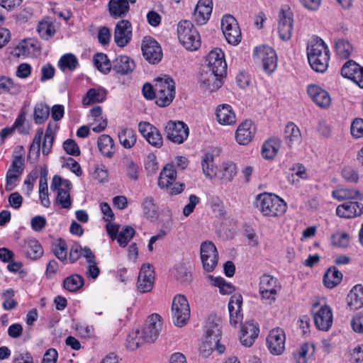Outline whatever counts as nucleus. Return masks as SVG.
I'll list each match as a JSON object with an SVG mask.
<instances>
[{
    "label": "nucleus",
    "instance_id": "1",
    "mask_svg": "<svg viewBox=\"0 0 363 363\" xmlns=\"http://www.w3.org/2000/svg\"><path fill=\"white\" fill-rule=\"evenodd\" d=\"M255 205L263 216L279 218L287 210V204L279 196L272 193H262L256 196Z\"/></svg>",
    "mask_w": 363,
    "mask_h": 363
},
{
    "label": "nucleus",
    "instance_id": "2",
    "mask_svg": "<svg viewBox=\"0 0 363 363\" xmlns=\"http://www.w3.org/2000/svg\"><path fill=\"white\" fill-rule=\"evenodd\" d=\"M308 62L317 72H324L328 67L329 50L322 39L312 40L307 48Z\"/></svg>",
    "mask_w": 363,
    "mask_h": 363
},
{
    "label": "nucleus",
    "instance_id": "3",
    "mask_svg": "<svg viewBox=\"0 0 363 363\" xmlns=\"http://www.w3.org/2000/svg\"><path fill=\"white\" fill-rule=\"evenodd\" d=\"M177 36L180 43L187 50H196L201 46L199 33L189 21L184 20L179 22Z\"/></svg>",
    "mask_w": 363,
    "mask_h": 363
},
{
    "label": "nucleus",
    "instance_id": "4",
    "mask_svg": "<svg viewBox=\"0 0 363 363\" xmlns=\"http://www.w3.org/2000/svg\"><path fill=\"white\" fill-rule=\"evenodd\" d=\"M156 91L155 103L160 107L169 106L175 96V84L174 80L165 75L163 78H157L155 83Z\"/></svg>",
    "mask_w": 363,
    "mask_h": 363
},
{
    "label": "nucleus",
    "instance_id": "5",
    "mask_svg": "<svg viewBox=\"0 0 363 363\" xmlns=\"http://www.w3.org/2000/svg\"><path fill=\"white\" fill-rule=\"evenodd\" d=\"M190 306L185 296L177 294L172 301V320L177 327L185 325L190 318Z\"/></svg>",
    "mask_w": 363,
    "mask_h": 363
},
{
    "label": "nucleus",
    "instance_id": "6",
    "mask_svg": "<svg viewBox=\"0 0 363 363\" xmlns=\"http://www.w3.org/2000/svg\"><path fill=\"white\" fill-rule=\"evenodd\" d=\"M281 290L278 279L269 274H264L260 277L259 291L262 299L268 304L275 302L277 296Z\"/></svg>",
    "mask_w": 363,
    "mask_h": 363
},
{
    "label": "nucleus",
    "instance_id": "7",
    "mask_svg": "<svg viewBox=\"0 0 363 363\" xmlns=\"http://www.w3.org/2000/svg\"><path fill=\"white\" fill-rule=\"evenodd\" d=\"M253 59L256 62L262 63L263 69L267 74L272 73L277 68V54L269 46L256 47L253 52Z\"/></svg>",
    "mask_w": 363,
    "mask_h": 363
},
{
    "label": "nucleus",
    "instance_id": "8",
    "mask_svg": "<svg viewBox=\"0 0 363 363\" xmlns=\"http://www.w3.org/2000/svg\"><path fill=\"white\" fill-rule=\"evenodd\" d=\"M221 29L228 43L235 45L241 41V30L237 20L233 16H223L221 20Z\"/></svg>",
    "mask_w": 363,
    "mask_h": 363
},
{
    "label": "nucleus",
    "instance_id": "9",
    "mask_svg": "<svg viewBox=\"0 0 363 363\" xmlns=\"http://www.w3.org/2000/svg\"><path fill=\"white\" fill-rule=\"evenodd\" d=\"M161 329V316L153 313L147 318L140 333L146 342L152 343L158 337Z\"/></svg>",
    "mask_w": 363,
    "mask_h": 363
},
{
    "label": "nucleus",
    "instance_id": "10",
    "mask_svg": "<svg viewBox=\"0 0 363 363\" xmlns=\"http://www.w3.org/2000/svg\"><path fill=\"white\" fill-rule=\"evenodd\" d=\"M141 50L144 58L150 64H157L162 58L161 46L152 37L146 36L143 38Z\"/></svg>",
    "mask_w": 363,
    "mask_h": 363
},
{
    "label": "nucleus",
    "instance_id": "11",
    "mask_svg": "<svg viewBox=\"0 0 363 363\" xmlns=\"http://www.w3.org/2000/svg\"><path fill=\"white\" fill-rule=\"evenodd\" d=\"M200 255L203 269L208 272L213 271L218 261V252L215 245L211 241L203 242Z\"/></svg>",
    "mask_w": 363,
    "mask_h": 363
},
{
    "label": "nucleus",
    "instance_id": "12",
    "mask_svg": "<svg viewBox=\"0 0 363 363\" xmlns=\"http://www.w3.org/2000/svg\"><path fill=\"white\" fill-rule=\"evenodd\" d=\"M207 65L203 68L218 74V76H226L227 64L224 58V53L220 49L211 51L206 57Z\"/></svg>",
    "mask_w": 363,
    "mask_h": 363
},
{
    "label": "nucleus",
    "instance_id": "13",
    "mask_svg": "<svg viewBox=\"0 0 363 363\" xmlns=\"http://www.w3.org/2000/svg\"><path fill=\"white\" fill-rule=\"evenodd\" d=\"M286 335L283 329L276 328L272 329L267 338V347L274 355L281 354L285 350Z\"/></svg>",
    "mask_w": 363,
    "mask_h": 363
},
{
    "label": "nucleus",
    "instance_id": "14",
    "mask_svg": "<svg viewBox=\"0 0 363 363\" xmlns=\"http://www.w3.org/2000/svg\"><path fill=\"white\" fill-rule=\"evenodd\" d=\"M155 282V272L150 264H143L140 268L137 281V289L140 293L152 291Z\"/></svg>",
    "mask_w": 363,
    "mask_h": 363
},
{
    "label": "nucleus",
    "instance_id": "15",
    "mask_svg": "<svg viewBox=\"0 0 363 363\" xmlns=\"http://www.w3.org/2000/svg\"><path fill=\"white\" fill-rule=\"evenodd\" d=\"M224 77L210 69L203 68L199 76V82L205 91L213 92L221 87Z\"/></svg>",
    "mask_w": 363,
    "mask_h": 363
},
{
    "label": "nucleus",
    "instance_id": "16",
    "mask_svg": "<svg viewBox=\"0 0 363 363\" xmlns=\"http://www.w3.org/2000/svg\"><path fill=\"white\" fill-rule=\"evenodd\" d=\"M293 13L290 9H281L279 13L278 24V32L281 40H289L292 35L293 31Z\"/></svg>",
    "mask_w": 363,
    "mask_h": 363
},
{
    "label": "nucleus",
    "instance_id": "17",
    "mask_svg": "<svg viewBox=\"0 0 363 363\" xmlns=\"http://www.w3.org/2000/svg\"><path fill=\"white\" fill-rule=\"evenodd\" d=\"M242 305V296L241 294H235L230 297L228 303L230 323L235 328L241 324L243 319V314L241 311Z\"/></svg>",
    "mask_w": 363,
    "mask_h": 363
},
{
    "label": "nucleus",
    "instance_id": "18",
    "mask_svg": "<svg viewBox=\"0 0 363 363\" xmlns=\"http://www.w3.org/2000/svg\"><path fill=\"white\" fill-rule=\"evenodd\" d=\"M132 38V26L128 20H120L115 26V43L123 48Z\"/></svg>",
    "mask_w": 363,
    "mask_h": 363
},
{
    "label": "nucleus",
    "instance_id": "19",
    "mask_svg": "<svg viewBox=\"0 0 363 363\" xmlns=\"http://www.w3.org/2000/svg\"><path fill=\"white\" fill-rule=\"evenodd\" d=\"M313 319L316 328L320 330H328L333 324V313L328 306H321L313 313Z\"/></svg>",
    "mask_w": 363,
    "mask_h": 363
},
{
    "label": "nucleus",
    "instance_id": "20",
    "mask_svg": "<svg viewBox=\"0 0 363 363\" xmlns=\"http://www.w3.org/2000/svg\"><path fill=\"white\" fill-rule=\"evenodd\" d=\"M259 333V328L257 323L253 321L245 323L240 330V340L242 345L251 347Z\"/></svg>",
    "mask_w": 363,
    "mask_h": 363
},
{
    "label": "nucleus",
    "instance_id": "21",
    "mask_svg": "<svg viewBox=\"0 0 363 363\" xmlns=\"http://www.w3.org/2000/svg\"><path fill=\"white\" fill-rule=\"evenodd\" d=\"M307 93L312 101L321 108H328L331 103L330 96L327 91L316 84H309Z\"/></svg>",
    "mask_w": 363,
    "mask_h": 363
},
{
    "label": "nucleus",
    "instance_id": "22",
    "mask_svg": "<svg viewBox=\"0 0 363 363\" xmlns=\"http://www.w3.org/2000/svg\"><path fill=\"white\" fill-rule=\"evenodd\" d=\"M363 213V204L357 201H348L339 205L336 214L340 218H352Z\"/></svg>",
    "mask_w": 363,
    "mask_h": 363
},
{
    "label": "nucleus",
    "instance_id": "23",
    "mask_svg": "<svg viewBox=\"0 0 363 363\" xmlns=\"http://www.w3.org/2000/svg\"><path fill=\"white\" fill-rule=\"evenodd\" d=\"M212 9V0H199L194 12V19L196 23L205 24L210 18Z\"/></svg>",
    "mask_w": 363,
    "mask_h": 363
},
{
    "label": "nucleus",
    "instance_id": "24",
    "mask_svg": "<svg viewBox=\"0 0 363 363\" xmlns=\"http://www.w3.org/2000/svg\"><path fill=\"white\" fill-rule=\"evenodd\" d=\"M28 135V125L26 123V116L24 113H20L16 119L14 123L11 127H6L0 132V136H9L13 134Z\"/></svg>",
    "mask_w": 363,
    "mask_h": 363
},
{
    "label": "nucleus",
    "instance_id": "25",
    "mask_svg": "<svg viewBox=\"0 0 363 363\" xmlns=\"http://www.w3.org/2000/svg\"><path fill=\"white\" fill-rule=\"evenodd\" d=\"M18 55H22L28 57H35L40 53V47L38 41L33 38H29L21 41L17 46Z\"/></svg>",
    "mask_w": 363,
    "mask_h": 363
},
{
    "label": "nucleus",
    "instance_id": "26",
    "mask_svg": "<svg viewBox=\"0 0 363 363\" xmlns=\"http://www.w3.org/2000/svg\"><path fill=\"white\" fill-rule=\"evenodd\" d=\"M218 122L221 125H231L235 123V113L229 104L218 105L216 110Z\"/></svg>",
    "mask_w": 363,
    "mask_h": 363
},
{
    "label": "nucleus",
    "instance_id": "27",
    "mask_svg": "<svg viewBox=\"0 0 363 363\" xmlns=\"http://www.w3.org/2000/svg\"><path fill=\"white\" fill-rule=\"evenodd\" d=\"M53 140L54 138H34L30 145V154H35V156L38 157L41 149L43 155H48Z\"/></svg>",
    "mask_w": 363,
    "mask_h": 363
},
{
    "label": "nucleus",
    "instance_id": "28",
    "mask_svg": "<svg viewBox=\"0 0 363 363\" xmlns=\"http://www.w3.org/2000/svg\"><path fill=\"white\" fill-rule=\"evenodd\" d=\"M164 130L167 136H189V134L188 125L182 121H169Z\"/></svg>",
    "mask_w": 363,
    "mask_h": 363
},
{
    "label": "nucleus",
    "instance_id": "29",
    "mask_svg": "<svg viewBox=\"0 0 363 363\" xmlns=\"http://www.w3.org/2000/svg\"><path fill=\"white\" fill-rule=\"evenodd\" d=\"M23 248L26 257L31 259H39L43 255V248L35 239L26 240Z\"/></svg>",
    "mask_w": 363,
    "mask_h": 363
},
{
    "label": "nucleus",
    "instance_id": "30",
    "mask_svg": "<svg viewBox=\"0 0 363 363\" xmlns=\"http://www.w3.org/2000/svg\"><path fill=\"white\" fill-rule=\"evenodd\" d=\"M347 303L352 310L363 306V286L360 284L354 286L347 296Z\"/></svg>",
    "mask_w": 363,
    "mask_h": 363
},
{
    "label": "nucleus",
    "instance_id": "31",
    "mask_svg": "<svg viewBox=\"0 0 363 363\" xmlns=\"http://www.w3.org/2000/svg\"><path fill=\"white\" fill-rule=\"evenodd\" d=\"M280 148L278 138H269L262 145V155L265 160H272Z\"/></svg>",
    "mask_w": 363,
    "mask_h": 363
},
{
    "label": "nucleus",
    "instance_id": "32",
    "mask_svg": "<svg viewBox=\"0 0 363 363\" xmlns=\"http://www.w3.org/2000/svg\"><path fill=\"white\" fill-rule=\"evenodd\" d=\"M177 178V172L173 165L167 164L160 172L158 185L160 188H168Z\"/></svg>",
    "mask_w": 363,
    "mask_h": 363
},
{
    "label": "nucleus",
    "instance_id": "33",
    "mask_svg": "<svg viewBox=\"0 0 363 363\" xmlns=\"http://www.w3.org/2000/svg\"><path fill=\"white\" fill-rule=\"evenodd\" d=\"M332 196L340 201L344 200H361L363 199V194L359 190L354 189H338L333 191Z\"/></svg>",
    "mask_w": 363,
    "mask_h": 363
},
{
    "label": "nucleus",
    "instance_id": "34",
    "mask_svg": "<svg viewBox=\"0 0 363 363\" xmlns=\"http://www.w3.org/2000/svg\"><path fill=\"white\" fill-rule=\"evenodd\" d=\"M135 68L134 61L127 55H121L115 59V72L121 74H128Z\"/></svg>",
    "mask_w": 363,
    "mask_h": 363
},
{
    "label": "nucleus",
    "instance_id": "35",
    "mask_svg": "<svg viewBox=\"0 0 363 363\" xmlns=\"http://www.w3.org/2000/svg\"><path fill=\"white\" fill-rule=\"evenodd\" d=\"M119 225L115 224V239L121 247H125L135 235V230L130 226H124L119 231Z\"/></svg>",
    "mask_w": 363,
    "mask_h": 363
},
{
    "label": "nucleus",
    "instance_id": "36",
    "mask_svg": "<svg viewBox=\"0 0 363 363\" xmlns=\"http://www.w3.org/2000/svg\"><path fill=\"white\" fill-rule=\"evenodd\" d=\"M144 216L147 219H156L159 216L158 206L152 196H146L141 203Z\"/></svg>",
    "mask_w": 363,
    "mask_h": 363
},
{
    "label": "nucleus",
    "instance_id": "37",
    "mask_svg": "<svg viewBox=\"0 0 363 363\" xmlns=\"http://www.w3.org/2000/svg\"><path fill=\"white\" fill-rule=\"evenodd\" d=\"M106 96V92L103 89L92 88L88 90L82 99L84 106H89L95 103L103 101Z\"/></svg>",
    "mask_w": 363,
    "mask_h": 363
},
{
    "label": "nucleus",
    "instance_id": "38",
    "mask_svg": "<svg viewBox=\"0 0 363 363\" xmlns=\"http://www.w3.org/2000/svg\"><path fill=\"white\" fill-rule=\"evenodd\" d=\"M342 279V274L335 267H330L325 272L323 283L327 288L333 289Z\"/></svg>",
    "mask_w": 363,
    "mask_h": 363
},
{
    "label": "nucleus",
    "instance_id": "39",
    "mask_svg": "<svg viewBox=\"0 0 363 363\" xmlns=\"http://www.w3.org/2000/svg\"><path fill=\"white\" fill-rule=\"evenodd\" d=\"M37 32L42 39L48 40L55 33V26L48 18H44L38 23Z\"/></svg>",
    "mask_w": 363,
    "mask_h": 363
},
{
    "label": "nucleus",
    "instance_id": "40",
    "mask_svg": "<svg viewBox=\"0 0 363 363\" xmlns=\"http://www.w3.org/2000/svg\"><path fill=\"white\" fill-rule=\"evenodd\" d=\"M107 125L106 120L101 118L100 121H94V123L89 124V125L81 126L77 132V136H87L90 130H92L96 133H99L104 130Z\"/></svg>",
    "mask_w": 363,
    "mask_h": 363
},
{
    "label": "nucleus",
    "instance_id": "41",
    "mask_svg": "<svg viewBox=\"0 0 363 363\" xmlns=\"http://www.w3.org/2000/svg\"><path fill=\"white\" fill-rule=\"evenodd\" d=\"M84 284V278L77 274H73L66 277L63 281L64 289L70 292L77 291Z\"/></svg>",
    "mask_w": 363,
    "mask_h": 363
},
{
    "label": "nucleus",
    "instance_id": "42",
    "mask_svg": "<svg viewBox=\"0 0 363 363\" xmlns=\"http://www.w3.org/2000/svg\"><path fill=\"white\" fill-rule=\"evenodd\" d=\"M77 58L72 53L62 55L58 61V67L62 71H74L78 66Z\"/></svg>",
    "mask_w": 363,
    "mask_h": 363
},
{
    "label": "nucleus",
    "instance_id": "43",
    "mask_svg": "<svg viewBox=\"0 0 363 363\" xmlns=\"http://www.w3.org/2000/svg\"><path fill=\"white\" fill-rule=\"evenodd\" d=\"M50 114V107L43 103H38L34 107L33 119L37 124L43 123Z\"/></svg>",
    "mask_w": 363,
    "mask_h": 363
},
{
    "label": "nucleus",
    "instance_id": "44",
    "mask_svg": "<svg viewBox=\"0 0 363 363\" xmlns=\"http://www.w3.org/2000/svg\"><path fill=\"white\" fill-rule=\"evenodd\" d=\"M337 55L342 59L348 58L353 50L352 45L347 40L337 38L335 40Z\"/></svg>",
    "mask_w": 363,
    "mask_h": 363
},
{
    "label": "nucleus",
    "instance_id": "45",
    "mask_svg": "<svg viewBox=\"0 0 363 363\" xmlns=\"http://www.w3.org/2000/svg\"><path fill=\"white\" fill-rule=\"evenodd\" d=\"M145 342L140 335V330L136 329L128 334L126 339V347L130 350H135Z\"/></svg>",
    "mask_w": 363,
    "mask_h": 363
},
{
    "label": "nucleus",
    "instance_id": "46",
    "mask_svg": "<svg viewBox=\"0 0 363 363\" xmlns=\"http://www.w3.org/2000/svg\"><path fill=\"white\" fill-rule=\"evenodd\" d=\"M201 166L206 177L212 179L217 176V172L213 165V157L211 154L206 153L203 156Z\"/></svg>",
    "mask_w": 363,
    "mask_h": 363
},
{
    "label": "nucleus",
    "instance_id": "47",
    "mask_svg": "<svg viewBox=\"0 0 363 363\" xmlns=\"http://www.w3.org/2000/svg\"><path fill=\"white\" fill-rule=\"evenodd\" d=\"M237 173L236 166L233 163H223L217 176L223 182H230Z\"/></svg>",
    "mask_w": 363,
    "mask_h": 363
},
{
    "label": "nucleus",
    "instance_id": "48",
    "mask_svg": "<svg viewBox=\"0 0 363 363\" xmlns=\"http://www.w3.org/2000/svg\"><path fill=\"white\" fill-rule=\"evenodd\" d=\"M123 166L125 169L127 177L133 181H137L139 178L140 168L130 158L125 157L123 160Z\"/></svg>",
    "mask_w": 363,
    "mask_h": 363
},
{
    "label": "nucleus",
    "instance_id": "49",
    "mask_svg": "<svg viewBox=\"0 0 363 363\" xmlns=\"http://www.w3.org/2000/svg\"><path fill=\"white\" fill-rule=\"evenodd\" d=\"M100 207L102 213L104 215V219L107 221V223L106 224L107 233L111 239L113 241V223L111 220L113 216L112 210L110 206L106 202L101 203L100 204Z\"/></svg>",
    "mask_w": 363,
    "mask_h": 363
},
{
    "label": "nucleus",
    "instance_id": "50",
    "mask_svg": "<svg viewBox=\"0 0 363 363\" xmlns=\"http://www.w3.org/2000/svg\"><path fill=\"white\" fill-rule=\"evenodd\" d=\"M256 133L255 123L251 120L246 119L238 127L235 136H252Z\"/></svg>",
    "mask_w": 363,
    "mask_h": 363
},
{
    "label": "nucleus",
    "instance_id": "51",
    "mask_svg": "<svg viewBox=\"0 0 363 363\" xmlns=\"http://www.w3.org/2000/svg\"><path fill=\"white\" fill-rule=\"evenodd\" d=\"M350 240L349 234L345 232H336L330 237L332 245L337 247H347L349 245Z\"/></svg>",
    "mask_w": 363,
    "mask_h": 363
},
{
    "label": "nucleus",
    "instance_id": "52",
    "mask_svg": "<svg viewBox=\"0 0 363 363\" xmlns=\"http://www.w3.org/2000/svg\"><path fill=\"white\" fill-rule=\"evenodd\" d=\"M94 62L96 68L101 72L107 73L111 70V62L103 53H97L94 57Z\"/></svg>",
    "mask_w": 363,
    "mask_h": 363
},
{
    "label": "nucleus",
    "instance_id": "53",
    "mask_svg": "<svg viewBox=\"0 0 363 363\" xmlns=\"http://www.w3.org/2000/svg\"><path fill=\"white\" fill-rule=\"evenodd\" d=\"M342 177L349 183H357L359 179V172L353 167L346 165L342 168Z\"/></svg>",
    "mask_w": 363,
    "mask_h": 363
},
{
    "label": "nucleus",
    "instance_id": "54",
    "mask_svg": "<svg viewBox=\"0 0 363 363\" xmlns=\"http://www.w3.org/2000/svg\"><path fill=\"white\" fill-rule=\"evenodd\" d=\"M220 326L216 323H210L206 330V340H208L211 344L218 343V341H220Z\"/></svg>",
    "mask_w": 363,
    "mask_h": 363
},
{
    "label": "nucleus",
    "instance_id": "55",
    "mask_svg": "<svg viewBox=\"0 0 363 363\" xmlns=\"http://www.w3.org/2000/svg\"><path fill=\"white\" fill-rule=\"evenodd\" d=\"M113 146V138H99L98 147L99 151L107 157H111L113 152L111 149Z\"/></svg>",
    "mask_w": 363,
    "mask_h": 363
},
{
    "label": "nucleus",
    "instance_id": "56",
    "mask_svg": "<svg viewBox=\"0 0 363 363\" xmlns=\"http://www.w3.org/2000/svg\"><path fill=\"white\" fill-rule=\"evenodd\" d=\"M55 201L63 208H70L72 206V199L69 191L65 189H59Z\"/></svg>",
    "mask_w": 363,
    "mask_h": 363
},
{
    "label": "nucleus",
    "instance_id": "57",
    "mask_svg": "<svg viewBox=\"0 0 363 363\" xmlns=\"http://www.w3.org/2000/svg\"><path fill=\"white\" fill-rule=\"evenodd\" d=\"M213 285L219 288L221 294H230L235 291V287L231 284L226 282L222 277H216L212 279Z\"/></svg>",
    "mask_w": 363,
    "mask_h": 363
},
{
    "label": "nucleus",
    "instance_id": "58",
    "mask_svg": "<svg viewBox=\"0 0 363 363\" xmlns=\"http://www.w3.org/2000/svg\"><path fill=\"white\" fill-rule=\"evenodd\" d=\"M138 130L142 136H161L157 128L148 122H140L138 124Z\"/></svg>",
    "mask_w": 363,
    "mask_h": 363
},
{
    "label": "nucleus",
    "instance_id": "59",
    "mask_svg": "<svg viewBox=\"0 0 363 363\" xmlns=\"http://www.w3.org/2000/svg\"><path fill=\"white\" fill-rule=\"evenodd\" d=\"M360 65L353 60H349L345 63L341 69V74L345 78L352 77V76L359 70Z\"/></svg>",
    "mask_w": 363,
    "mask_h": 363
},
{
    "label": "nucleus",
    "instance_id": "60",
    "mask_svg": "<svg viewBox=\"0 0 363 363\" xmlns=\"http://www.w3.org/2000/svg\"><path fill=\"white\" fill-rule=\"evenodd\" d=\"M16 91V88L11 78L6 77H0V94L11 93Z\"/></svg>",
    "mask_w": 363,
    "mask_h": 363
},
{
    "label": "nucleus",
    "instance_id": "61",
    "mask_svg": "<svg viewBox=\"0 0 363 363\" xmlns=\"http://www.w3.org/2000/svg\"><path fill=\"white\" fill-rule=\"evenodd\" d=\"M129 10L130 6L128 0H115V18L125 16Z\"/></svg>",
    "mask_w": 363,
    "mask_h": 363
},
{
    "label": "nucleus",
    "instance_id": "62",
    "mask_svg": "<svg viewBox=\"0 0 363 363\" xmlns=\"http://www.w3.org/2000/svg\"><path fill=\"white\" fill-rule=\"evenodd\" d=\"M13 296L14 291L12 289L7 290L3 294L4 309L9 311L14 308L16 306L17 302L13 298Z\"/></svg>",
    "mask_w": 363,
    "mask_h": 363
},
{
    "label": "nucleus",
    "instance_id": "63",
    "mask_svg": "<svg viewBox=\"0 0 363 363\" xmlns=\"http://www.w3.org/2000/svg\"><path fill=\"white\" fill-rule=\"evenodd\" d=\"M22 173L16 172L13 170H8L6 176V186L5 190L6 191H11L15 187V183L18 181Z\"/></svg>",
    "mask_w": 363,
    "mask_h": 363
},
{
    "label": "nucleus",
    "instance_id": "64",
    "mask_svg": "<svg viewBox=\"0 0 363 363\" xmlns=\"http://www.w3.org/2000/svg\"><path fill=\"white\" fill-rule=\"evenodd\" d=\"M67 244L66 242L60 239L58 243L55 245L53 252L55 255L61 261L64 262L67 259Z\"/></svg>",
    "mask_w": 363,
    "mask_h": 363
}]
</instances>
